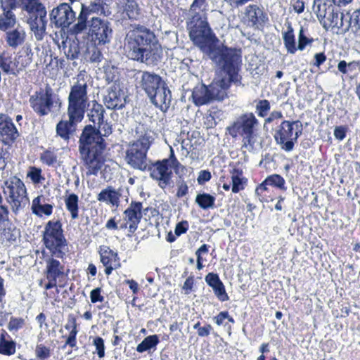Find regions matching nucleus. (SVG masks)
Returning a JSON list of instances; mask_svg holds the SVG:
<instances>
[{"label": "nucleus", "instance_id": "nucleus-1", "mask_svg": "<svg viewBox=\"0 0 360 360\" xmlns=\"http://www.w3.org/2000/svg\"><path fill=\"white\" fill-rule=\"evenodd\" d=\"M124 49L129 59L147 65H157L162 57V49L153 32L141 25H134L127 32Z\"/></svg>", "mask_w": 360, "mask_h": 360}, {"label": "nucleus", "instance_id": "nucleus-2", "mask_svg": "<svg viewBox=\"0 0 360 360\" xmlns=\"http://www.w3.org/2000/svg\"><path fill=\"white\" fill-rule=\"evenodd\" d=\"M211 60L217 67V76L208 87L212 101H222L231 82L238 83V72L241 65V54H226L223 56L212 54Z\"/></svg>", "mask_w": 360, "mask_h": 360}, {"label": "nucleus", "instance_id": "nucleus-3", "mask_svg": "<svg viewBox=\"0 0 360 360\" xmlns=\"http://www.w3.org/2000/svg\"><path fill=\"white\" fill-rule=\"evenodd\" d=\"M153 132L144 124H138L134 130L135 141L127 146L124 158L127 163L133 169L144 171L148 165L147 153L154 141Z\"/></svg>", "mask_w": 360, "mask_h": 360}, {"label": "nucleus", "instance_id": "nucleus-4", "mask_svg": "<svg viewBox=\"0 0 360 360\" xmlns=\"http://www.w3.org/2000/svg\"><path fill=\"white\" fill-rule=\"evenodd\" d=\"M259 121L252 112L241 114L226 128L229 134L236 138L242 137V148L252 153L261 147V139L258 134Z\"/></svg>", "mask_w": 360, "mask_h": 360}, {"label": "nucleus", "instance_id": "nucleus-5", "mask_svg": "<svg viewBox=\"0 0 360 360\" xmlns=\"http://www.w3.org/2000/svg\"><path fill=\"white\" fill-rule=\"evenodd\" d=\"M190 37L193 43L203 52L206 53L211 59L212 54L223 56L226 54H240V51L227 47L216 46L215 37L212 32L208 23L202 20H198L190 31Z\"/></svg>", "mask_w": 360, "mask_h": 360}, {"label": "nucleus", "instance_id": "nucleus-6", "mask_svg": "<svg viewBox=\"0 0 360 360\" xmlns=\"http://www.w3.org/2000/svg\"><path fill=\"white\" fill-rule=\"evenodd\" d=\"M42 241L51 254L57 257H63L68 252V242L59 220H50L46 224Z\"/></svg>", "mask_w": 360, "mask_h": 360}, {"label": "nucleus", "instance_id": "nucleus-7", "mask_svg": "<svg viewBox=\"0 0 360 360\" xmlns=\"http://www.w3.org/2000/svg\"><path fill=\"white\" fill-rule=\"evenodd\" d=\"M89 105L87 84L84 79L78 80L72 86L68 96V117L72 120L82 121Z\"/></svg>", "mask_w": 360, "mask_h": 360}, {"label": "nucleus", "instance_id": "nucleus-8", "mask_svg": "<svg viewBox=\"0 0 360 360\" xmlns=\"http://www.w3.org/2000/svg\"><path fill=\"white\" fill-rule=\"evenodd\" d=\"M4 194L13 213L17 214L29 204L25 186L17 176H11L4 183Z\"/></svg>", "mask_w": 360, "mask_h": 360}, {"label": "nucleus", "instance_id": "nucleus-9", "mask_svg": "<svg viewBox=\"0 0 360 360\" xmlns=\"http://www.w3.org/2000/svg\"><path fill=\"white\" fill-rule=\"evenodd\" d=\"M178 165L179 162L172 154L169 158L158 161L153 165L150 176L153 179L157 180L158 186L164 189L171 184L172 169L177 167Z\"/></svg>", "mask_w": 360, "mask_h": 360}, {"label": "nucleus", "instance_id": "nucleus-10", "mask_svg": "<svg viewBox=\"0 0 360 360\" xmlns=\"http://www.w3.org/2000/svg\"><path fill=\"white\" fill-rule=\"evenodd\" d=\"M79 151L103 150L104 139L96 132L95 126L87 125L83 129L79 141Z\"/></svg>", "mask_w": 360, "mask_h": 360}, {"label": "nucleus", "instance_id": "nucleus-11", "mask_svg": "<svg viewBox=\"0 0 360 360\" xmlns=\"http://www.w3.org/2000/svg\"><path fill=\"white\" fill-rule=\"evenodd\" d=\"M29 103L32 110L39 116L47 115L53 105L52 90L46 87L30 96Z\"/></svg>", "mask_w": 360, "mask_h": 360}, {"label": "nucleus", "instance_id": "nucleus-12", "mask_svg": "<svg viewBox=\"0 0 360 360\" xmlns=\"http://www.w3.org/2000/svg\"><path fill=\"white\" fill-rule=\"evenodd\" d=\"M89 34L96 44H105L110 41L112 30L109 22L97 17H91Z\"/></svg>", "mask_w": 360, "mask_h": 360}, {"label": "nucleus", "instance_id": "nucleus-13", "mask_svg": "<svg viewBox=\"0 0 360 360\" xmlns=\"http://www.w3.org/2000/svg\"><path fill=\"white\" fill-rule=\"evenodd\" d=\"M295 125L296 128L302 127V124L300 121L290 122L285 120L279 127V129L274 134V139L281 149L285 151L290 152L293 150V126Z\"/></svg>", "mask_w": 360, "mask_h": 360}, {"label": "nucleus", "instance_id": "nucleus-14", "mask_svg": "<svg viewBox=\"0 0 360 360\" xmlns=\"http://www.w3.org/2000/svg\"><path fill=\"white\" fill-rule=\"evenodd\" d=\"M75 13L67 3L60 4L50 13V20L56 27L66 28L75 20Z\"/></svg>", "mask_w": 360, "mask_h": 360}, {"label": "nucleus", "instance_id": "nucleus-15", "mask_svg": "<svg viewBox=\"0 0 360 360\" xmlns=\"http://www.w3.org/2000/svg\"><path fill=\"white\" fill-rule=\"evenodd\" d=\"M116 5L122 20L139 21L143 17L142 9L136 0H119Z\"/></svg>", "mask_w": 360, "mask_h": 360}, {"label": "nucleus", "instance_id": "nucleus-16", "mask_svg": "<svg viewBox=\"0 0 360 360\" xmlns=\"http://www.w3.org/2000/svg\"><path fill=\"white\" fill-rule=\"evenodd\" d=\"M46 15V9L44 8L35 13L29 14V18L27 20L30 30L34 33L37 41L42 40L46 34L48 22Z\"/></svg>", "mask_w": 360, "mask_h": 360}, {"label": "nucleus", "instance_id": "nucleus-17", "mask_svg": "<svg viewBox=\"0 0 360 360\" xmlns=\"http://www.w3.org/2000/svg\"><path fill=\"white\" fill-rule=\"evenodd\" d=\"M103 150L79 152L84 166L86 169V175H95L102 169L104 165Z\"/></svg>", "mask_w": 360, "mask_h": 360}, {"label": "nucleus", "instance_id": "nucleus-18", "mask_svg": "<svg viewBox=\"0 0 360 360\" xmlns=\"http://www.w3.org/2000/svg\"><path fill=\"white\" fill-rule=\"evenodd\" d=\"M243 14V22L250 27L258 28L268 20V17L264 12L263 8L256 4H250L246 6Z\"/></svg>", "mask_w": 360, "mask_h": 360}, {"label": "nucleus", "instance_id": "nucleus-19", "mask_svg": "<svg viewBox=\"0 0 360 360\" xmlns=\"http://www.w3.org/2000/svg\"><path fill=\"white\" fill-rule=\"evenodd\" d=\"M20 136L12 119L0 114V139L4 145H11Z\"/></svg>", "mask_w": 360, "mask_h": 360}, {"label": "nucleus", "instance_id": "nucleus-20", "mask_svg": "<svg viewBox=\"0 0 360 360\" xmlns=\"http://www.w3.org/2000/svg\"><path fill=\"white\" fill-rule=\"evenodd\" d=\"M101 262L105 267L106 275L111 274L112 270L120 267V258L117 253L112 250L108 246L102 245L99 248Z\"/></svg>", "mask_w": 360, "mask_h": 360}, {"label": "nucleus", "instance_id": "nucleus-21", "mask_svg": "<svg viewBox=\"0 0 360 360\" xmlns=\"http://www.w3.org/2000/svg\"><path fill=\"white\" fill-rule=\"evenodd\" d=\"M103 102L109 109H122L125 105L124 93L118 86L113 84L108 88Z\"/></svg>", "mask_w": 360, "mask_h": 360}, {"label": "nucleus", "instance_id": "nucleus-22", "mask_svg": "<svg viewBox=\"0 0 360 360\" xmlns=\"http://www.w3.org/2000/svg\"><path fill=\"white\" fill-rule=\"evenodd\" d=\"M165 84L158 75L147 71L143 72L140 80V86L148 96Z\"/></svg>", "mask_w": 360, "mask_h": 360}, {"label": "nucleus", "instance_id": "nucleus-23", "mask_svg": "<svg viewBox=\"0 0 360 360\" xmlns=\"http://www.w3.org/2000/svg\"><path fill=\"white\" fill-rule=\"evenodd\" d=\"M151 102L162 111L166 112L172 101L171 91L166 84L148 96Z\"/></svg>", "mask_w": 360, "mask_h": 360}, {"label": "nucleus", "instance_id": "nucleus-24", "mask_svg": "<svg viewBox=\"0 0 360 360\" xmlns=\"http://www.w3.org/2000/svg\"><path fill=\"white\" fill-rule=\"evenodd\" d=\"M142 204L139 202H133L124 211L125 219L129 222V231L134 233L142 217Z\"/></svg>", "mask_w": 360, "mask_h": 360}, {"label": "nucleus", "instance_id": "nucleus-25", "mask_svg": "<svg viewBox=\"0 0 360 360\" xmlns=\"http://www.w3.org/2000/svg\"><path fill=\"white\" fill-rule=\"evenodd\" d=\"M26 37L25 29L18 25L16 27L6 32L5 40L9 47L15 49L25 43Z\"/></svg>", "mask_w": 360, "mask_h": 360}, {"label": "nucleus", "instance_id": "nucleus-26", "mask_svg": "<svg viewBox=\"0 0 360 360\" xmlns=\"http://www.w3.org/2000/svg\"><path fill=\"white\" fill-rule=\"evenodd\" d=\"M121 196L120 189L116 190L112 186H109L98 194L97 200L106 205L117 207L120 205Z\"/></svg>", "mask_w": 360, "mask_h": 360}, {"label": "nucleus", "instance_id": "nucleus-27", "mask_svg": "<svg viewBox=\"0 0 360 360\" xmlns=\"http://www.w3.org/2000/svg\"><path fill=\"white\" fill-rule=\"evenodd\" d=\"M344 15L339 11L335 10L334 6L331 5L330 10H328L325 18L321 20L320 22L326 29L342 28L344 27Z\"/></svg>", "mask_w": 360, "mask_h": 360}, {"label": "nucleus", "instance_id": "nucleus-28", "mask_svg": "<svg viewBox=\"0 0 360 360\" xmlns=\"http://www.w3.org/2000/svg\"><path fill=\"white\" fill-rule=\"evenodd\" d=\"M205 280L207 285L213 289L214 295L220 301L224 302L229 299L226 292L224 285L217 274L209 273L206 275Z\"/></svg>", "mask_w": 360, "mask_h": 360}, {"label": "nucleus", "instance_id": "nucleus-29", "mask_svg": "<svg viewBox=\"0 0 360 360\" xmlns=\"http://www.w3.org/2000/svg\"><path fill=\"white\" fill-rule=\"evenodd\" d=\"M192 98L196 105H205L212 101L208 87L204 84L196 86L193 89Z\"/></svg>", "mask_w": 360, "mask_h": 360}, {"label": "nucleus", "instance_id": "nucleus-30", "mask_svg": "<svg viewBox=\"0 0 360 360\" xmlns=\"http://www.w3.org/2000/svg\"><path fill=\"white\" fill-rule=\"evenodd\" d=\"M65 276L64 266L56 259L49 258L46 260V278H60Z\"/></svg>", "mask_w": 360, "mask_h": 360}, {"label": "nucleus", "instance_id": "nucleus-31", "mask_svg": "<svg viewBox=\"0 0 360 360\" xmlns=\"http://www.w3.org/2000/svg\"><path fill=\"white\" fill-rule=\"evenodd\" d=\"M17 23V18L13 12L2 11L0 14V30L7 32L14 28Z\"/></svg>", "mask_w": 360, "mask_h": 360}, {"label": "nucleus", "instance_id": "nucleus-32", "mask_svg": "<svg viewBox=\"0 0 360 360\" xmlns=\"http://www.w3.org/2000/svg\"><path fill=\"white\" fill-rule=\"evenodd\" d=\"M81 121L72 120L69 117L68 121H60L56 125V133L57 135L63 139L64 140H68L70 138V134L72 128L76 123L80 122Z\"/></svg>", "mask_w": 360, "mask_h": 360}, {"label": "nucleus", "instance_id": "nucleus-33", "mask_svg": "<svg viewBox=\"0 0 360 360\" xmlns=\"http://www.w3.org/2000/svg\"><path fill=\"white\" fill-rule=\"evenodd\" d=\"M283 39L288 53L294 54L297 50L292 26L288 24L287 31L283 33Z\"/></svg>", "mask_w": 360, "mask_h": 360}, {"label": "nucleus", "instance_id": "nucleus-34", "mask_svg": "<svg viewBox=\"0 0 360 360\" xmlns=\"http://www.w3.org/2000/svg\"><path fill=\"white\" fill-rule=\"evenodd\" d=\"M104 112L105 110L103 105L94 101L92 102L91 108L88 112L87 116L89 121L93 122L96 127V124L103 120Z\"/></svg>", "mask_w": 360, "mask_h": 360}, {"label": "nucleus", "instance_id": "nucleus-35", "mask_svg": "<svg viewBox=\"0 0 360 360\" xmlns=\"http://www.w3.org/2000/svg\"><path fill=\"white\" fill-rule=\"evenodd\" d=\"M79 198L75 193H71L65 198L66 209L70 212L71 218L76 219L79 217Z\"/></svg>", "mask_w": 360, "mask_h": 360}, {"label": "nucleus", "instance_id": "nucleus-36", "mask_svg": "<svg viewBox=\"0 0 360 360\" xmlns=\"http://www.w3.org/2000/svg\"><path fill=\"white\" fill-rule=\"evenodd\" d=\"M331 5L328 0H314L312 10L316 13L319 21L325 18L326 13L328 10H330Z\"/></svg>", "mask_w": 360, "mask_h": 360}, {"label": "nucleus", "instance_id": "nucleus-37", "mask_svg": "<svg viewBox=\"0 0 360 360\" xmlns=\"http://www.w3.org/2000/svg\"><path fill=\"white\" fill-rule=\"evenodd\" d=\"M7 333L3 331L0 336V354L4 355H11L15 352V343L12 340H6Z\"/></svg>", "mask_w": 360, "mask_h": 360}, {"label": "nucleus", "instance_id": "nucleus-38", "mask_svg": "<svg viewBox=\"0 0 360 360\" xmlns=\"http://www.w3.org/2000/svg\"><path fill=\"white\" fill-rule=\"evenodd\" d=\"M22 10L28 14L37 12L38 10L45 8L40 0H18Z\"/></svg>", "mask_w": 360, "mask_h": 360}, {"label": "nucleus", "instance_id": "nucleus-39", "mask_svg": "<svg viewBox=\"0 0 360 360\" xmlns=\"http://www.w3.org/2000/svg\"><path fill=\"white\" fill-rule=\"evenodd\" d=\"M215 198L208 193H199L196 195L195 202L203 210L213 208Z\"/></svg>", "mask_w": 360, "mask_h": 360}, {"label": "nucleus", "instance_id": "nucleus-40", "mask_svg": "<svg viewBox=\"0 0 360 360\" xmlns=\"http://www.w3.org/2000/svg\"><path fill=\"white\" fill-rule=\"evenodd\" d=\"M232 191L238 193L243 189V184L245 182L243 178V172L239 169H233L231 172Z\"/></svg>", "mask_w": 360, "mask_h": 360}, {"label": "nucleus", "instance_id": "nucleus-41", "mask_svg": "<svg viewBox=\"0 0 360 360\" xmlns=\"http://www.w3.org/2000/svg\"><path fill=\"white\" fill-rule=\"evenodd\" d=\"M63 51L68 59L74 60L77 58L79 54L78 42L75 41H69L64 43Z\"/></svg>", "mask_w": 360, "mask_h": 360}, {"label": "nucleus", "instance_id": "nucleus-42", "mask_svg": "<svg viewBox=\"0 0 360 360\" xmlns=\"http://www.w3.org/2000/svg\"><path fill=\"white\" fill-rule=\"evenodd\" d=\"M159 342L158 335H153L146 337L136 347V351L139 353H143L150 349L155 348Z\"/></svg>", "mask_w": 360, "mask_h": 360}, {"label": "nucleus", "instance_id": "nucleus-43", "mask_svg": "<svg viewBox=\"0 0 360 360\" xmlns=\"http://www.w3.org/2000/svg\"><path fill=\"white\" fill-rule=\"evenodd\" d=\"M90 15L83 8L81 9L80 13L77 18V22L74 25L73 30L75 33H79L84 31L87 27V23L90 22L88 20Z\"/></svg>", "mask_w": 360, "mask_h": 360}, {"label": "nucleus", "instance_id": "nucleus-44", "mask_svg": "<svg viewBox=\"0 0 360 360\" xmlns=\"http://www.w3.org/2000/svg\"><path fill=\"white\" fill-rule=\"evenodd\" d=\"M265 184H269L270 186H276L283 191L286 190V188L285 187V181L281 176L278 174H272L269 176L265 179Z\"/></svg>", "mask_w": 360, "mask_h": 360}, {"label": "nucleus", "instance_id": "nucleus-45", "mask_svg": "<svg viewBox=\"0 0 360 360\" xmlns=\"http://www.w3.org/2000/svg\"><path fill=\"white\" fill-rule=\"evenodd\" d=\"M14 65L15 64L13 63L11 58L4 57L3 56H0V68L4 72L7 74H14Z\"/></svg>", "mask_w": 360, "mask_h": 360}, {"label": "nucleus", "instance_id": "nucleus-46", "mask_svg": "<svg viewBox=\"0 0 360 360\" xmlns=\"http://www.w3.org/2000/svg\"><path fill=\"white\" fill-rule=\"evenodd\" d=\"M255 108L258 115L264 117L270 110V103L267 100H260L257 103Z\"/></svg>", "mask_w": 360, "mask_h": 360}, {"label": "nucleus", "instance_id": "nucleus-47", "mask_svg": "<svg viewBox=\"0 0 360 360\" xmlns=\"http://www.w3.org/2000/svg\"><path fill=\"white\" fill-rule=\"evenodd\" d=\"M96 132L99 134L102 138L103 136H108L112 133L111 126L108 122H105L104 120H102V121L96 124Z\"/></svg>", "mask_w": 360, "mask_h": 360}, {"label": "nucleus", "instance_id": "nucleus-48", "mask_svg": "<svg viewBox=\"0 0 360 360\" xmlns=\"http://www.w3.org/2000/svg\"><path fill=\"white\" fill-rule=\"evenodd\" d=\"M35 354L39 359L44 360L50 356V349L42 344L37 345L35 349Z\"/></svg>", "mask_w": 360, "mask_h": 360}, {"label": "nucleus", "instance_id": "nucleus-49", "mask_svg": "<svg viewBox=\"0 0 360 360\" xmlns=\"http://www.w3.org/2000/svg\"><path fill=\"white\" fill-rule=\"evenodd\" d=\"M41 169L39 168H37L35 167H32L30 168L27 176L30 177L33 183L39 184L42 180H44V178L41 176Z\"/></svg>", "mask_w": 360, "mask_h": 360}, {"label": "nucleus", "instance_id": "nucleus-50", "mask_svg": "<svg viewBox=\"0 0 360 360\" xmlns=\"http://www.w3.org/2000/svg\"><path fill=\"white\" fill-rule=\"evenodd\" d=\"M25 321L22 318L11 317L8 324V329L10 331H16L23 327Z\"/></svg>", "mask_w": 360, "mask_h": 360}, {"label": "nucleus", "instance_id": "nucleus-51", "mask_svg": "<svg viewBox=\"0 0 360 360\" xmlns=\"http://www.w3.org/2000/svg\"><path fill=\"white\" fill-rule=\"evenodd\" d=\"M93 345L96 347V352L99 358H103L105 356V345L103 338L96 337L94 339Z\"/></svg>", "mask_w": 360, "mask_h": 360}, {"label": "nucleus", "instance_id": "nucleus-52", "mask_svg": "<svg viewBox=\"0 0 360 360\" xmlns=\"http://www.w3.org/2000/svg\"><path fill=\"white\" fill-rule=\"evenodd\" d=\"M96 1H97V2L95 1L94 3L91 4L89 6H84L83 4H82V8L85 10L89 15L91 13H98V12L102 13L103 8L100 2V0H96Z\"/></svg>", "mask_w": 360, "mask_h": 360}, {"label": "nucleus", "instance_id": "nucleus-53", "mask_svg": "<svg viewBox=\"0 0 360 360\" xmlns=\"http://www.w3.org/2000/svg\"><path fill=\"white\" fill-rule=\"evenodd\" d=\"M41 160L47 165H52L57 161L56 155L51 151H45L41 155Z\"/></svg>", "mask_w": 360, "mask_h": 360}, {"label": "nucleus", "instance_id": "nucleus-54", "mask_svg": "<svg viewBox=\"0 0 360 360\" xmlns=\"http://www.w3.org/2000/svg\"><path fill=\"white\" fill-rule=\"evenodd\" d=\"M310 42H311V40L305 36L304 30L301 27L299 32L297 49L302 51Z\"/></svg>", "mask_w": 360, "mask_h": 360}, {"label": "nucleus", "instance_id": "nucleus-55", "mask_svg": "<svg viewBox=\"0 0 360 360\" xmlns=\"http://www.w3.org/2000/svg\"><path fill=\"white\" fill-rule=\"evenodd\" d=\"M0 3L1 8L2 11L4 12H6V11L13 12V10H15L17 8L16 0H0Z\"/></svg>", "mask_w": 360, "mask_h": 360}, {"label": "nucleus", "instance_id": "nucleus-56", "mask_svg": "<svg viewBox=\"0 0 360 360\" xmlns=\"http://www.w3.org/2000/svg\"><path fill=\"white\" fill-rule=\"evenodd\" d=\"M36 210L37 213L34 214L38 217H41L42 214H44L46 216H50L53 212V205L44 202Z\"/></svg>", "mask_w": 360, "mask_h": 360}, {"label": "nucleus", "instance_id": "nucleus-57", "mask_svg": "<svg viewBox=\"0 0 360 360\" xmlns=\"http://www.w3.org/2000/svg\"><path fill=\"white\" fill-rule=\"evenodd\" d=\"M89 60L91 63H99L103 58V55L101 51L96 47H93L92 49L89 51Z\"/></svg>", "mask_w": 360, "mask_h": 360}, {"label": "nucleus", "instance_id": "nucleus-58", "mask_svg": "<svg viewBox=\"0 0 360 360\" xmlns=\"http://www.w3.org/2000/svg\"><path fill=\"white\" fill-rule=\"evenodd\" d=\"M101 289L100 288H96L91 291L90 298L91 301L93 303H96L97 302H102L104 300L103 296L101 295Z\"/></svg>", "mask_w": 360, "mask_h": 360}, {"label": "nucleus", "instance_id": "nucleus-59", "mask_svg": "<svg viewBox=\"0 0 360 360\" xmlns=\"http://www.w3.org/2000/svg\"><path fill=\"white\" fill-rule=\"evenodd\" d=\"M347 128L345 126H338L336 127L334 129V136L335 137L339 140H343L346 136Z\"/></svg>", "mask_w": 360, "mask_h": 360}, {"label": "nucleus", "instance_id": "nucleus-60", "mask_svg": "<svg viewBox=\"0 0 360 360\" xmlns=\"http://www.w3.org/2000/svg\"><path fill=\"white\" fill-rule=\"evenodd\" d=\"M178 191L176 193V196L178 198H181L185 196L188 193V187L186 183L184 181H179L177 184Z\"/></svg>", "mask_w": 360, "mask_h": 360}, {"label": "nucleus", "instance_id": "nucleus-61", "mask_svg": "<svg viewBox=\"0 0 360 360\" xmlns=\"http://www.w3.org/2000/svg\"><path fill=\"white\" fill-rule=\"evenodd\" d=\"M188 228V223L187 221H182L178 223L175 228V234L176 236H180L182 233H184L187 231Z\"/></svg>", "mask_w": 360, "mask_h": 360}, {"label": "nucleus", "instance_id": "nucleus-62", "mask_svg": "<svg viewBox=\"0 0 360 360\" xmlns=\"http://www.w3.org/2000/svg\"><path fill=\"white\" fill-rule=\"evenodd\" d=\"M9 211L5 205H0V226L5 221H8Z\"/></svg>", "mask_w": 360, "mask_h": 360}, {"label": "nucleus", "instance_id": "nucleus-63", "mask_svg": "<svg viewBox=\"0 0 360 360\" xmlns=\"http://www.w3.org/2000/svg\"><path fill=\"white\" fill-rule=\"evenodd\" d=\"M293 10L298 14L302 13L304 10V2L303 0H292Z\"/></svg>", "mask_w": 360, "mask_h": 360}, {"label": "nucleus", "instance_id": "nucleus-64", "mask_svg": "<svg viewBox=\"0 0 360 360\" xmlns=\"http://www.w3.org/2000/svg\"><path fill=\"white\" fill-rule=\"evenodd\" d=\"M211 179V174L207 170H202L199 173L198 182L199 184H203Z\"/></svg>", "mask_w": 360, "mask_h": 360}]
</instances>
